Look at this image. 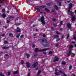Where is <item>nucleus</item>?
<instances>
[{"mask_svg": "<svg viewBox=\"0 0 76 76\" xmlns=\"http://www.w3.org/2000/svg\"><path fill=\"white\" fill-rule=\"evenodd\" d=\"M69 34H68L67 35V36L66 37V39H68V38H69Z\"/></svg>", "mask_w": 76, "mask_h": 76, "instance_id": "30", "label": "nucleus"}, {"mask_svg": "<svg viewBox=\"0 0 76 76\" xmlns=\"http://www.w3.org/2000/svg\"><path fill=\"white\" fill-rule=\"evenodd\" d=\"M62 23H63V21H61L60 23V24L61 25H62Z\"/></svg>", "mask_w": 76, "mask_h": 76, "instance_id": "38", "label": "nucleus"}, {"mask_svg": "<svg viewBox=\"0 0 76 76\" xmlns=\"http://www.w3.org/2000/svg\"><path fill=\"white\" fill-rule=\"evenodd\" d=\"M59 72H60V73H61V74H62V75H63L64 76H67L66 75V74H65V73H64V72H62V71H59Z\"/></svg>", "mask_w": 76, "mask_h": 76, "instance_id": "11", "label": "nucleus"}, {"mask_svg": "<svg viewBox=\"0 0 76 76\" xmlns=\"http://www.w3.org/2000/svg\"><path fill=\"white\" fill-rule=\"evenodd\" d=\"M75 47H76V44L75 45Z\"/></svg>", "mask_w": 76, "mask_h": 76, "instance_id": "64", "label": "nucleus"}, {"mask_svg": "<svg viewBox=\"0 0 76 76\" xmlns=\"http://www.w3.org/2000/svg\"><path fill=\"white\" fill-rule=\"evenodd\" d=\"M55 59H54L53 61L54 62H56V61H57L59 60V58L55 57Z\"/></svg>", "mask_w": 76, "mask_h": 76, "instance_id": "8", "label": "nucleus"}, {"mask_svg": "<svg viewBox=\"0 0 76 76\" xmlns=\"http://www.w3.org/2000/svg\"><path fill=\"white\" fill-rule=\"evenodd\" d=\"M72 66H69V70H71V69H72Z\"/></svg>", "mask_w": 76, "mask_h": 76, "instance_id": "26", "label": "nucleus"}, {"mask_svg": "<svg viewBox=\"0 0 76 76\" xmlns=\"http://www.w3.org/2000/svg\"><path fill=\"white\" fill-rule=\"evenodd\" d=\"M35 25H34L33 26V27H35Z\"/></svg>", "mask_w": 76, "mask_h": 76, "instance_id": "59", "label": "nucleus"}, {"mask_svg": "<svg viewBox=\"0 0 76 76\" xmlns=\"http://www.w3.org/2000/svg\"><path fill=\"white\" fill-rule=\"evenodd\" d=\"M62 64H64V65L66 64V62L64 61L62 62Z\"/></svg>", "mask_w": 76, "mask_h": 76, "instance_id": "25", "label": "nucleus"}, {"mask_svg": "<svg viewBox=\"0 0 76 76\" xmlns=\"http://www.w3.org/2000/svg\"><path fill=\"white\" fill-rule=\"evenodd\" d=\"M43 53L44 54H45V55H46V52H43Z\"/></svg>", "mask_w": 76, "mask_h": 76, "instance_id": "51", "label": "nucleus"}, {"mask_svg": "<svg viewBox=\"0 0 76 76\" xmlns=\"http://www.w3.org/2000/svg\"><path fill=\"white\" fill-rule=\"evenodd\" d=\"M15 31L16 32H20V28H19V27H17V29H15Z\"/></svg>", "mask_w": 76, "mask_h": 76, "instance_id": "6", "label": "nucleus"}, {"mask_svg": "<svg viewBox=\"0 0 76 76\" xmlns=\"http://www.w3.org/2000/svg\"><path fill=\"white\" fill-rule=\"evenodd\" d=\"M38 62H35L34 63V64H33L32 66L34 68H35L37 66H38Z\"/></svg>", "mask_w": 76, "mask_h": 76, "instance_id": "5", "label": "nucleus"}, {"mask_svg": "<svg viewBox=\"0 0 76 76\" xmlns=\"http://www.w3.org/2000/svg\"><path fill=\"white\" fill-rule=\"evenodd\" d=\"M55 72H57V69H55Z\"/></svg>", "mask_w": 76, "mask_h": 76, "instance_id": "53", "label": "nucleus"}, {"mask_svg": "<svg viewBox=\"0 0 76 76\" xmlns=\"http://www.w3.org/2000/svg\"><path fill=\"white\" fill-rule=\"evenodd\" d=\"M72 3H70L69 4V8L68 9V12L69 13V14L71 16H72V19L71 20L74 22V21H75V20L76 19V16L75 15H73V12H70V9L72 8Z\"/></svg>", "mask_w": 76, "mask_h": 76, "instance_id": "1", "label": "nucleus"}, {"mask_svg": "<svg viewBox=\"0 0 76 76\" xmlns=\"http://www.w3.org/2000/svg\"><path fill=\"white\" fill-rule=\"evenodd\" d=\"M56 34H57L58 35V34H61V33H58L57 32H56Z\"/></svg>", "mask_w": 76, "mask_h": 76, "instance_id": "31", "label": "nucleus"}, {"mask_svg": "<svg viewBox=\"0 0 76 76\" xmlns=\"http://www.w3.org/2000/svg\"><path fill=\"white\" fill-rule=\"evenodd\" d=\"M46 44L44 45V47H49V45L48 42H46Z\"/></svg>", "mask_w": 76, "mask_h": 76, "instance_id": "9", "label": "nucleus"}, {"mask_svg": "<svg viewBox=\"0 0 76 76\" xmlns=\"http://www.w3.org/2000/svg\"><path fill=\"white\" fill-rule=\"evenodd\" d=\"M15 25H16L17 26H18V25H20V23H16V24H15Z\"/></svg>", "mask_w": 76, "mask_h": 76, "instance_id": "27", "label": "nucleus"}, {"mask_svg": "<svg viewBox=\"0 0 76 76\" xmlns=\"http://www.w3.org/2000/svg\"><path fill=\"white\" fill-rule=\"evenodd\" d=\"M63 38V36H62L61 37V38Z\"/></svg>", "mask_w": 76, "mask_h": 76, "instance_id": "56", "label": "nucleus"}, {"mask_svg": "<svg viewBox=\"0 0 76 76\" xmlns=\"http://www.w3.org/2000/svg\"><path fill=\"white\" fill-rule=\"evenodd\" d=\"M32 46L33 47H35V45H34V44H33Z\"/></svg>", "mask_w": 76, "mask_h": 76, "instance_id": "54", "label": "nucleus"}, {"mask_svg": "<svg viewBox=\"0 0 76 76\" xmlns=\"http://www.w3.org/2000/svg\"><path fill=\"white\" fill-rule=\"evenodd\" d=\"M6 56H7V57H8L9 56V55L7 54H5Z\"/></svg>", "mask_w": 76, "mask_h": 76, "instance_id": "49", "label": "nucleus"}, {"mask_svg": "<svg viewBox=\"0 0 76 76\" xmlns=\"http://www.w3.org/2000/svg\"><path fill=\"white\" fill-rule=\"evenodd\" d=\"M23 37V35H22L20 37L21 38H22Z\"/></svg>", "mask_w": 76, "mask_h": 76, "instance_id": "55", "label": "nucleus"}, {"mask_svg": "<svg viewBox=\"0 0 76 76\" xmlns=\"http://www.w3.org/2000/svg\"><path fill=\"white\" fill-rule=\"evenodd\" d=\"M45 10H46V11H47V12H49L50 11L49 10H48L47 8H45Z\"/></svg>", "mask_w": 76, "mask_h": 76, "instance_id": "24", "label": "nucleus"}, {"mask_svg": "<svg viewBox=\"0 0 76 76\" xmlns=\"http://www.w3.org/2000/svg\"><path fill=\"white\" fill-rule=\"evenodd\" d=\"M59 6H61V3L60 2L59 4Z\"/></svg>", "mask_w": 76, "mask_h": 76, "instance_id": "52", "label": "nucleus"}, {"mask_svg": "<svg viewBox=\"0 0 76 76\" xmlns=\"http://www.w3.org/2000/svg\"><path fill=\"white\" fill-rule=\"evenodd\" d=\"M37 12H40V9L39 8L37 9Z\"/></svg>", "mask_w": 76, "mask_h": 76, "instance_id": "22", "label": "nucleus"}, {"mask_svg": "<svg viewBox=\"0 0 76 76\" xmlns=\"http://www.w3.org/2000/svg\"><path fill=\"white\" fill-rule=\"evenodd\" d=\"M72 48H73V46L72 45H70L69 47V53H68L67 55L68 56H70V54H71V55H73V56H75V54L71 52V50H72Z\"/></svg>", "mask_w": 76, "mask_h": 76, "instance_id": "2", "label": "nucleus"}, {"mask_svg": "<svg viewBox=\"0 0 76 76\" xmlns=\"http://www.w3.org/2000/svg\"><path fill=\"white\" fill-rule=\"evenodd\" d=\"M40 73H41V71L40 70H39L38 71V73H37V75H39Z\"/></svg>", "mask_w": 76, "mask_h": 76, "instance_id": "20", "label": "nucleus"}, {"mask_svg": "<svg viewBox=\"0 0 76 76\" xmlns=\"http://www.w3.org/2000/svg\"><path fill=\"white\" fill-rule=\"evenodd\" d=\"M58 43H57L56 44V47H58Z\"/></svg>", "mask_w": 76, "mask_h": 76, "instance_id": "39", "label": "nucleus"}, {"mask_svg": "<svg viewBox=\"0 0 76 76\" xmlns=\"http://www.w3.org/2000/svg\"><path fill=\"white\" fill-rule=\"evenodd\" d=\"M0 2L1 3H4V1L2 0V1H0Z\"/></svg>", "mask_w": 76, "mask_h": 76, "instance_id": "32", "label": "nucleus"}, {"mask_svg": "<svg viewBox=\"0 0 76 76\" xmlns=\"http://www.w3.org/2000/svg\"><path fill=\"white\" fill-rule=\"evenodd\" d=\"M20 36V34H18V36H16L17 38H18Z\"/></svg>", "mask_w": 76, "mask_h": 76, "instance_id": "34", "label": "nucleus"}, {"mask_svg": "<svg viewBox=\"0 0 76 76\" xmlns=\"http://www.w3.org/2000/svg\"><path fill=\"white\" fill-rule=\"evenodd\" d=\"M60 40V39H57L56 40V41L57 42L58 41Z\"/></svg>", "mask_w": 76, "mask_h": 76, "instance_id": "44", "label": "nucleus"}, {"mask_svg": "<svg viewBox=\"0 0 76 76\" xmlns=\"http://www.w3.org/2000/svg\"><path fill=\"white\" fill-rule=\"evenodd\" d=\"M18 73V71H16L15 72H13V74L15 75V74H17Z\"/></svg>", "mask_w": 76, "mask_h": 76, "instance_id": "17", "label": "nucleus"}, {"mask_svg": "<svg viewBox=\"0 0 76 76\" xmlns=\"http://www.w3.org/2000/svg\"><path fill=\"white\" fill-rule=\"evenodd\" d=\"M55 75H57V76H58V75H59L60 73L58 72H56L55 73Z\"/></svg>", "mask_w": 76, "mask_h": 76, "instance_id": "16", "label": "nucleus"}, {"mask_svg": "<svg viewBox=\"0 0 76 76\" xmlns=\"http://www.w3.org/2000/svg\"><path fill=\"white\" fill-rule=\"evenodd\" d=\"M49 50V48H47L46 49L38 50V49L36 48L35 49V51H36V52H38V51L41 52V51H47V50Z\"/></svg>", "mask_w": 76, "mask_h": 76, "instance_id": "4", "label": "nucleus"}, {"mask_svg": "<svg viewBox=\"0 0 76 76\" xmlns=\"http://www.w3.org/2000/svg\"><path fill=\"white\" fill-rule=\"evenodd\" d=\"M75 13H76V10L75 11Z\"/></svg>", "mask_w": 76, "mask_h": 76, "instance_id": "63", "label": "nucleus"}, {"mask_svg": "<svg viewBox=\"0 0 76 76\" xmlns=\"http://www.w3.org/2000/svg\"><path fill=\"white\" fill-rule=\"evenodd\" d=\"M24 63V61H23V60H22L21 61V64H23Z\"/></svg>", "mask_w": 76, "mask_h": 76, "instance_id": "28", "label": "nucleus"}, {"mask_svg": "<svg viewBox=\"0 0 76 76\" xmlns=\"http://www.w3.org/2000/svg\"><path fill=\"white\" fill-rule=\"evenodd\" d=\"M73 75V76H75V74H73V75Z\"/></svg>", "mask_w": 76, "mask_h": 76, "instance_id": "62", "label": "nucleus"}, {"mask_svg": "<svg viewBox=\"0 0 76 76\" xmlns=\"http://www.w3.org/2000/svg\"><path fill=\"white\" fill-rule=\"evenodd\" d=\"M67 26L69 29H71V24L69 23H68L67 24Z\"/></svg>", "mask_w": 76, "mask_h": 76, "instance_id": "7", "label": "nucleus"}, {"mask_svg": "<svg viewBox=\"0 0 76 76\" xmlns=\"http://www.w3.org/2000/svg\"><path fill=\"white\" fill-rule=\"evenodd\" d=\"M43 37H45V34L43 35Z\"/></svg>", "mask_w": 76, "mask_h": 76, "instance_id": "50", "label": "nucleus"}, {"mask_svg": "<svg viewBox=\"0 0 76 76\" xmlns=\"http://www.w3.org/2000/svg\"><path fill=\"white\" fill-rule=\"evenodd\" d=\"M51 29H52V30H53V27H51Z\"/></svg>", "mask_w": 76, "mask_h": 76, "instance_id": "57", "label": "nucleus"}, {"mask_svg": "<svg viewBox=\"0 0 76 76\" xmlns=\"http://www.w3.org/2000/svg\"><path fill=\"white\" fill-rule=\"evenodd\" d=\"M4 11H5V10L4 9H3L2 10V12H4Z\"/></svg>", "mask_w": 76, "mask_h": 76, "instance_id": "46", "label": "nucleus"}, {"mask_svg": "<svg viewBox=\"0 0 76 76\" xmlns=\"http://www.w3.org/2000/svg\"><path fill=\"white\" fill-rule=\"evenodd\" d=\"M30 75H31V73H28V76H30Z\"/></svg>", "mask_w": 76, "mask_h": 76, "instance_id": "37", "label": "nucleus"}, {"mask_svg": "<svg viewBox=\"0 0 76 76\" xmlns=\"http://www.w3.org/2000/svg\"><path fill=\"white\" fill-rule=\"evenodd\" d=\"M38 56V54H36L34 55V56Z\"/></svg>", "mask_w": 76, "mask_h": 76, "instance_id": "42", "label": "nucleus"}, {"mask_svg": "<svg viewBox=\"0 0 76 76\" xmlns=\"http://www.w3.org/2000/svg\"><path fill=\"white\" fill-rule=\"evenodd\" d=\"M9 36L11 37H13V34L11 33H10L9 34Z\"/></svg>", "mask_w": 76, "mask_h": 76, "instance_id": "14", "label": "nucleus"}, {"mask_svg": "<svg viewBox=\"0 0 76 76\" xmlns=\"http://www.w3.org/2000/svg\"><path fill=\"white\" fill-rule=\"evenodd\" d=\"M54 7L56 9V10H58V7H57V6L54 5Z\"/></svg>", "mask_w": 76, "mask_h": 76, "instance_id": "12", "label": "nucleus"}, {"mask_svg": "<svg viewBox=\"0 0 76 76\" xmlns=\"http://www.w3.org/2000/svg\"><path fill=\"white\" fill-rule=\"evenodd\" d=\"M38 20H39V21H41L42 22V23L43 24V25H45V23L44 21V16H42V17L41 19H39Z\"/></svg>", "mask_w": 76, "mask_h": 76, "instance_id": "3", "label": "nucleus"}, {"mask_svg": "<svg viewBox=\"0 0 76 76\" xmlns=\"http://www.w3.org/2000/svg\"><path fill=\"white\" fill-rule=\"evenodd\" d=\"M3 49H8L9 48V47H6V46L3 47H2Z\"/></svg>", "mask_w": 76, "mask_h": 76, "instance_id": "13", "label": "nucleus"}, {"mask_svg": "<svg viewBox=\"0 0 76 76\" xmlns=\"http://www.w3.org/2000/svg\"><path fill=\"white\" fill-rule=\"evenodd\" d=\"M67 2L69 3L70 2V1H67Z\"/></svg>", "mask_w": 76, "mask_h": 76, "instance_id": "58", "label": "nucleus"}, {"mask_svg": "<svg viewBox=\"0 0 76 76\" xmlns=\"http://www.w3.org/2000/svg\"><path fill=\"white\" fill-rule=\"evenodd\" d=\"M51 12H54V10H51Z\"/></svg>", "mask_w": 76, "mask_h": 76, "instance_id": "45", "label": "nucleus"}, {"mask_svg": "<svg viewBox=\"0 0 76 76\" xmlns=\"http://www.w3.org/2000/svg\"><path fill=\"white\" fill-rule=\"evenodd\" d=\"M52 20L53 21H55V20H56V19H52Z\"/></svg>", "mask_w": 76, "mask_h": 76, "instance_id": "48", "label": "nucleus"}, {"mask_svg": "<svg viewBox=\"0 0 76 76\" xmlns=\"http://www.w3.org/2000/svg\"><path fill=\"white\" fill-rule=\"evenodd\" d=\"M26 56L27 58H29V56H30V55L29 54H27Z\"/></svg>", "mask_w": 76, "mask_h": 76, "instance_id": "23", "label": "nucleus"}, {"mask_svg": "<svg viewBox=\"0 0 76 76\" xmlns=\"http://www.w3.org/2000/svg\"><path fill=\"white\" fill-rule=\"evenodd\" d=\"M73 39H74L75 40V41H76V37H74V38H73Z\"/></svg>", "mask_w": 76, "mask_h": 76, "instance_id": "36", "label": "nucleus"}, {"mask_svg": "<svg viewBox=\"0 0 76 76\" xmlns=\"http://www.w3.org/2000/svg\"><path fill=\"white\" fill-rule=\"evenodd\" d=\"M51 4L50 3H49L47 4V6H51Z\"/></svg>", "mask_w": 76, "mask_h": 76, "instance_id": "21", "label": "nucleus"}, {"mask_svg": "<svg viewBox=\"0 0 76 76\" xmlns=\"http://www.w3.org/2000/svg\"><path fill=\"white\" fill-rule=\"evenodd\" d=\"M44 41H46V39H43L42 40V42H44Z\"/></svg>", "mask_w": 76, "mask_h": 76, "instance_id": "19", "label": "nucleus"}, {"mask_svg": "<svg viewBox=\"0 0 76 76\" xmlns=\"http://www.w3.org/2000/svg\"><path fill=\"white\" fill-rule=\"evenodd\" d=\"M10 18H13V17L12 16H10Z\"/></svg>", "mask_w": 76, "mask_h": 76, "instance_id": "43", "label": "nucleus"}, {"mask_svg": "<svg viewBox=\"0 0 76 76\" xmlns=\"http://www.w3.org/2000/svg\"><path fill=\"white\" fill-rule=\"evenodd\" d=\"M26 64L27 67H30V64H29V63L28 62H26Z\"/></svg>", "mask_w": 76, "mask_h": 76, "instance_id": "10", "label": "nucleus"}, {"mask_svg": "<svg viewBox=\"0 0 76 76\" xmlns=\"http://www.w3.org/2000/svg\"><path fill=\"white\" fill-rule=\"evenodd\" d=\"M0 76H4L1 73L0 74Z\"/></svg>", "mask_w": 76, "mask_h": 76, "instance_id": "35", "label": "nucleus"}, {"mask_svg": "<svg viewBox=\"0 0 76 76\" xmlns=\"http://www.w3.org/2000/svg\"><path fill=\"white\" fill-rule=\"evenodd\" d=\"M1 36L2 37H4V34H2L1 35Z\"/></svg>", "mask_w": 76, "mask_h": 76, "instance_id": "41", "label": "nucleus"}, {"mask_svg": "<svg viewBox=\"0 0 76 76\" xmlns=\"http://www.w3.org/2000/svg\"><path fill=\"white\" fill-rule=\"evenodd\" d=\"M10 22V20H7V23H9V22Z\"/></svg>", "mask_w": 76, "mask_h": 76, "instance_id": "40", "label": "nucleus"}, {"mask_svg": "<svg viewBox=\"0 0 76 76\" xmlns=\"http://www.w3.org/2000/svg\"><path fill=\"white\" fill-rule=\"evenodd\" d=\"M4 44H7L8 42L7 41H5L4 42Z\"/></svg>", "mask_w": 76, "mask_h": 76, "instance_id": "33", "label": "nucleus"}, {"mask_svg": "<svg viewBox=\"0 0 76 76\" xmlns=\"http://www.w3.org/2000/svg\"><path fill=\"white\" fill-rule=\"evenodd\" d=\"M60 30V31H62V30H63V29L62 28H61Z\"/></svg>", "mask_w": 76, "mask_h": 76, "instance_id": "60", "label": "nucleus"}, {"mask_svg": "<svg viewBox=\"0 0 76 76\" xmlns=\"http://www.w3.org/2000/svg\"><path fill=\"white\" fill-rule=\"evenodd\" d=\"M53 37L54 38H58V36L57 35H55Z\"/></svg>", "mask_w": 76, "mask_h": 76, "instance_id": "15", "label": "nucleus"}, {"mask_svg": "<svg viewBox=\"0 0 76 76\" xmlns=\"http://www.w3.org/2000/svg\"><path fill=\"white\" fill-rule=\"evenodd\" d=\"M2 16L3 18H5L6 17V15L4 14H2Z\"/></svg>", "mask_w": 76, "mask_h": 76, "instance_id": "18", "label": "nucleus"}, {"mask_svg": "<svg viewBox=\"0 0 76 76\" xmlns=\"http://www.w3.org/2000/svg\"><path fill=\"white\" fill-rule=\"evenodd\" d=\"M49 55H50V56H51V55H52V52H50L49 53Z\"/></svg>", "mask_w": 76, "mask_h": 76, "instance_id": "29", "label": "nucleus"}, {"mask_svg": "<svg viewBox=\"0 0 76 76\" xmlns=\"http://www.w3.org/2000/svg\"><path fill=\"white\" fill-rule=\"evenodd\" d=\"M72 43H75V42H72Z\"/></svg>", "mask_w": 76, "mask_h": 76, "instance_id": "61", "label": "nucleus"}, {"mask_svg": "<svg viewBox=\"0 0 76 76\" xmlns=\"http://www.w3.org/2000/svg\"><path fill=\"white\" fill-rule=\"evenodd\" d=\"M10 72H8V75H10Z\"/></svg>", "mask_w": 76, "mask_h": 76, "instance_id": "47", "label": "nucleus"}]
</instances>
